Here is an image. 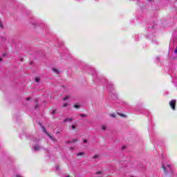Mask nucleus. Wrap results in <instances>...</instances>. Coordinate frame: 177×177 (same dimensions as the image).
<instances>
[{"instance_id":"9","label":"nucleus","mask_w":177,"mask_h":177,"mask_svg":"<svg viewBox=\"0 0 177 177\" xmlns=\"http://www.w3.org/2000/svg\"><path fill=\"white\" fill-rule=\"evenodd\" d=\"M118 115H120V117H123L124 118H127V115L125 114H122L120 113H118Z\"/></svg>"},{"instance_id":"20","label":"nucleus","mask_w":177,"mask_h":177,"mask_svg":"<svg viewBox=\"0 0 177 177\" xmlns=\"http://www.w3.org/2000/svg\"><path fill=\"white\" fill-rule=\"evenodd\" d=\"M0 28H3V25L2 24V22L0 21Z\"/></svg>"},{"instance_id":"10","label":"nucleus","mask_w":177,"mask_h":177,"mask_svg":"<svg viewBox=\"0 0 177 177\" xmlns=\"http://www.w3.org/2000/svg\"><path fill=\"white\" fill-rule=\"evenodd\" d=\"M53 71H54V73H56L57 74H59V71L55 68H53Z\"/></svg>"},{"instance_id":"21","label":"nucleus","mask_w":177,"mask_h":177,"mask_svg":"<svg viewBox=\"0 0 177 177\" xmlns=\"http://www.w3.org/2000/svg\"><path fill=\"white\" fill-rule=\"evenodd\" d=\"M102 174V171H97L95 172V175H100Z\"/></svg>"},{"instance_id":"27","label":"nucleus","mask_w":177,"mask_h":177,"mask_svg":"<svg viewBox=\"0 0 177 177\" xmlns=\"http://www.w3.org/2000/svg\"><path fill=\"white\" fill-rule=\"evenodd\" d=\"M3 56L5 57V56H6V53H3Z\"/></svg>"},{"instance_id":"13","label":"nucleus","mask_w":177,"mask_h":177,"mask_svg":"<svg viewBox=\"0 0 177 177\" xmlns=\"http://www.w3.org/2000/svg\"><path fill=\"white\" fill-rule=\"evenodd\" d=\"M68 99H70V96L66 95V96L63 99V100H64V101H66V100H68Z\"/></svg>"},{"instance_id":"11","label":"nucleus","mask_w":177,"mask_h":177,"mask_svg":"<svg viewBox=\"0 0 177 177\" xmlns=\"http://www.w3.org/2000/svg\"><path fill=\"white\" fill-rule=\"evenodd\" d=\"M1 42H5L6 41V39L3 37H1Z\"/></svg>"},{"instance_id":"12","label":"nucleus","mask_w":177,"mask_h":177,"mask_svg":"<svg viewBox=\"0 0 177 177\" xmlns=\"http://www.w3.org/2000/svg\"><path fill=\"white\" fill-rule=\"evenodd\" d=\"M75 109H80L81 107V105L80 104H75L74 105Z\"/></svg>"},{"instance_id":"17","label":"nucleus","mask_w":177,"mask_h":177,"mask_svg":"<svg viewBox=\"0 0 177 177\" xmlns=\"http://www.w3.org/2000/svg\"><path fill=\"white\" fill-rule=\"evenodd\" d=\"M102 131H106V126H104V125L102 126Z\"/></svg>"},{"instance_id":"14","label":"nucleus","mask_w":177,"mask_h":177,"mask_svg":"<svg viewBox=\"0 0 177 177\" xmlns=\"http://www.w3.org/2000/svg\"><path fill=\"white\" fill-rule=\"evenodd\" d=\"M77 156H84V152L78 153H77Z\"/></svg>"},{"instance_id":"31","label":"nucleus","mask_w":177,"mask_h":177,"mask_svg":"<svg viewBox=\"0 0 177 177\" xmlns=\"http://www.w3.org/2000/svg\"><path fill=\"white\" fill-rule=\"evenodd\" d=\"M60 131H59V130L57 131V133H59Z\"/></svg>"},{"instance_id":"5","label":"nucleus","mask_w":177,"mask_h":177,"mask_svg":"<svg viewBox=\"0 0 177 177\" xmlns=\"http://www.w3.org/2000/svg\"><path fill=\"white\" fill-rule=\"evenodd\" d=\"M75 142H78V139H77V138H75V139H74L73 140H68V141H67L66 142V143H68V144H70V143H75Z\"/></svg>"},{"instance_id":"28","label":"nucleus","mask_w":177,"mask_h":177,"mask_svg":"<svg viewBox=\"0 0 177 177\" xmlns=\"http://www.w3.org/2000/svg\"><path fill=\"white\" fill-rule=\"evenodd\" d=\"M30 99H31V98L28 97V98H26V100H30Z\"/></svg>"},{"instance_id":"1","label":"nucleus","mask_w":177,"mask_h":177,"mask_svg":"<svg viewBox=\"0 0 177 177\" xmlns=\"http://www.w3.org/2000/svg\"><path fill=\"white\" fill-rule=\"evenodd\" d=\"M162 168L164 170L165 175H168V173L169 171L171 172V174L174 173V171H172L171 165H167V166H165V165H162Z\"/></svg>"},{"instance_id":"32","label":"nucleus","mask_w":177,"mask_h":177,"mask_svg":"<svg viewBox=\"0 0 177 177\" xmlns=\"http://www.w3.org/2000/svg\"><path fill=\"white\" fill-rule=\"evenodd\" d=\"M71 150H74V148H71Z\"/></svg>"},{"instance_id":"24","label":"nucleus","mask_w":177,"mask_h":177,"mask_svg":"<svg viewBox=\"0 0 177 177\" xmlns=\"http://www.w3.org/2000/svg\"><path fill=\"white\" fill-rule=\"evenodd\" d=\"M52 114H56V111H55V110L53 111H52Z\"/></svg>"},{"instance_id":"4","label":"nucleus","mask_w":177,"mask_h":177,"mask_svg":"<svg viewBox=\"0 0 177 177\" xmlns=\"http://www.w3.org/2000/svg\"><path fill=\"white\" fill-rule=\"evenodd\" d=\"M48 138H50V139H51L52 140H56V138H55V136L53 135H50V134H47Z\"/></svg>"},{"instance_id":"30","label":"nucleus","mask_w":177,"mask_h":177,"mask_svg":"<svg viewBox=\"0 0 177 177\" xmlns=\"http://www.w3.org/2000/svg\"><path fill=\"white\" fill-rule=\"evenodd\" d=\"M0 62H2V58H0Z\"/></svg>"},{"instance_id":"33","label":"nucleus","mask_w":177,"mask_h":177,"mask_svg":"<svg viewBox=\"0 0 177 177\" xmlns=\"http://www.w3.org/2000/svg\"><path fill=\"white\" fill-rule=\"evenodd\" d=\"M66 177H70V176L68 175V176H66Z\"/></svg>"},{"instance_id":"19","label":"nucleus","mask_w":177,"mask_h":177,"mask_svg":"<svg viewBox=\"0 0 177 177\" xmlns=\"http://www.w3.org/2000/svg\"><path fill=\"white\" fill-rule=\"evenodd\" d=\"M93 158H99V155H95Z\"/></svg>"},{"instance_id":"3","label":"nucleus","mask_w":177,"mask_h":177,"mask_svg":"<svg viewBox=\"0 0 177 177\" xmlns=\"http://www.w3.org/2000/svg\"><path fill=\"white\" fill-rule=\"evenodd\" d=\"M34 150L35 151H38V150H41V147L39 145H35Z\"/></svg>"},{"instance_id":"7","label":"nucleus","mask_w":177,"mask_h":177,"mask_svg":"<svg viewBox=\"0 0 177 177\" xmlns=\"http://www.w3.org/2000/svg\"><path fill=\"white\" fill-rule=\"evenodd\" d=\"M41 129H43V132H44V133H46V135H48L49 133H48V131H46V129H45V127L42 125H41Z\"/></svg>"},{"instance_id":"23","label":"nucleus","mask_w":177,"mask_h":177,"mask_svg":"<svg viewBox=\"0 0 177 177\" xmlns=\"http://www.w3.org/2000/svg\"><path fill=\"white\" fill-rule=\"evenodd\" d=\"M55 169H56L57 171H58V169H59V165H57L55 166Z\"/></svg>"},{"instance_id":"26","label":"nucleus","mask_w":177,"mask_h":177,"mask_svg":"<svg viewBox=\"0 0 177 177\" xmlns=\"http://www.w3.org/2000/svg\"><path fill=\"white\" fill-rule=\"evenodd\" d=\"M84 143H88V140H84Z\"/></svg>"},{"instance_id":"2","label":"nucleus","mask_w":177,"mask_h":177,"mask_svg":"<svg viewBox=\"0 0 177 177\" xmlns=\"http://www.w3.org/2000/svg\"><path fill=\"white\" fill-rule=\"evenodd\" d=\"M169 104L172 109V110H175V106H176V100H174L170 101Z\"/></svg>"},{"instance_id":"15","label":"nucleus","mask_w":177,"mask_h":177,"mask_svg":"<svg viewBox=\"0 0 177 177\" xmlns=\"http://www.w3.org/2000/svg\"><path fill=\"white\" fill-rule=\"evenodd\" d=\"M80 117H82L83 118H84L85 117H86V115L82 114V113H80Z\"/></svg>"},{"instance_id":"25","label":"nucleus","mask_w":177,"mask_h":177,"mask_svg":"<svg viewBox=\"0 0 177 177\" xmlns=\"http://www.w3.org/2000/svg\"><path fill=\"white\" fill-rule=\"evenodd\" d=\"M72 129H75V125H72Z\"/></svg>"},{"instance_id":"16","label":"nucleus","mask_w":177,"mask_h":177,"mask_svg":"<svg viewBox=\"0 0 177 177\" xmlns=\"http://www.w3.org/2000/svg\"><path fill=\"white\" fill-rule=\"evenodd\" d=\"M38 107H39V105L38 104H37L35 106V110H37V109H38Z\"/></svg>"},{"instance_id":"29","label":"nucleus","mask_w":177,"mask_h":177,"mask_svg":"<svg viewBox=\"0 0 177 177\" xmlns=\"http://www.w3.org/2000/svg\"><path fill=\"white\" fill-rule=\"evenodd\" d=\"M149 1V2H151V1H153V0H148Z\"/></svg>"},{"instance_id":"6","label":"nucleus","mask_w":177,"mask_h":177,"mask_svg":"<svg viewBox=\"0 0 177 177\" xmlns=\"http://www.w3.org/2000/svg\"><path fill=\"white\" fill-rule=\"evenodd\" d=\"M73 121V118H66L64 120V122H71Z\"/></svg>"},{"instance_id":"18","label":"nucleus","mask_w":177,"mask_h":177,"mask_svg":"<svg viewBox=\"0 0 177 177\" xmlns=\"http://www.w3.org/2000/svg\"><path fill=\"white\" fill-rule=\"evenodd\" d=\"M111 117H112L113 118H115V114L114 113L111 114Z\"/></svg>"},{"instance_id":"8","label":"nucleus","mask_w":177,"mask_h":177,"mask_svg":"<svg viewBox=\"0 0 177 177\" xmlns=\"http://www.w3.org/2000/svg\"><path fill=\"white\" fill-rule=\"evenodd\" d=\"M35 82L39 83L41 81V79L39 78V77H37L35 78Z\"/></svg>"},{"instance_id":"22","label":"nucleus","mask_w":177,"mask_h":177,"mask_svg":"<svg viewBox=\"0 0 177 177\" xmlns=\"http://www.w3.org/2000/svg\"><path fill=\"white\" fill-rule=\"evenodd\" d=\"M67 106H68V104L65 103V104H64L63 107H67Z\"/></svg>"}]
</instances>
